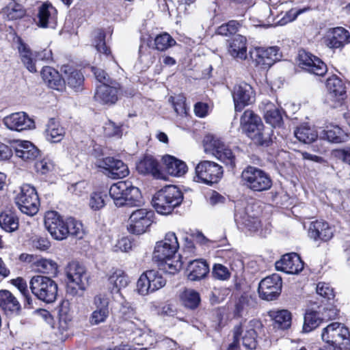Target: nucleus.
Wrapping results in <instances>:
<instances>
[{
    "instance_id": "f257e3e1",
    "label": "nucleus",
    "mask_w": 350,
    "mask_h": 350,
    "mask_svg": "<svg viewBox=\"0 0 350 350\" xmlns=\"http://www.w3.org/2000/svg\"><path fill=\"white\" fill-rule=\"evenodd\" d=\"M109 194L117 207L137 206L142 203L139 189L130 181H118L111 185Z\"/></svg>"
},
{
    "instance_id": "f03ea898",
    "label": "nucleus",
    "mask_w": 350,
    "mask_h": 350,
    "mask_svg": "<svg viewBox=\"0 0 350 350\" xmlns=\"http://www.w3.org/2000/svg\"><path fill=\"white\" fill-rule=\"evenodd\" d=\"M240 126L243 133L256 144L267 146L270 133L265 129L261 118L252 110H245L240 118Z\"/></svg>"
},
{
    "instance_id": "7ed1b4c3",
    "label": "nucleus",
    "mask_w": 350,
    "mask_h": 350,
    "mask_svg": "<svg viewBox=\"0 0 350 350\" xmlns=\"http://www.w3.org/2000/svg\"><path fill=\"white\" fill-rule=\"evenodd\" d=\"M183 200L180 190L175 185H167L158 191L152 198V205L161 215H168Z\"/></svg>"
},
{
    "instance_id": "20e7f679",
    "label": "nucleus",
    "mask_w": 350,
    "mask_h": 350,
    "mask_svg": "<svg viewBox=\"0 0 350 350\" xmlns=\"http://www.w3.org/2000/svg\"><path fill=\"white\" fill-rule=\"evenodd\" d=\"M14 202L22 213L31 217L37 214L40 205L36 188L29 184H23L14 191Z\"/></svg>"
},
{
    "instance_id": "39448f33",
    "label": "nucleus",
    "mask_w": 350,
    "mask_h": 350,
    "mask_svg": "<svg viewBox=\"0 0 350 350\" xmlns=\"http://www.w3.org/2000/svg\"><path fill=\"white\" fill-rule=\"evenodd\" d=\"M31 293L39 300L46 303H53L57 295V284L51 278L44 275H35L29 281Z\"/></svg>"
},
{
    "instance_id": "423d86ee",
    "label": "nucleus",
    "mask_w": 350,
    "mask_h": 350,
    "mask_svg": "<svg viewBox=\"0 0 350 350\" xmlns=\"http://www.w3.org/2000/svg\"><path fill=\"white\" fill-rule=\"evenodd\" d=\"M241 178L243 184L254 191H267L272 185V180L265 172L252 166L242 172Z\"/></svg>"
},
{
    "instance_id": "0eeeda50",
    "label": "nucleus",
    "mask_w": 350,
    "mask_h": 350,
    "mask_svg": "<svg viewBox=\"0 0 350 350\" xmlns=\"http://www.w3.org/2000/svg\"><path fill=\"white\" fill-rule=\"evenodd\" d=\"M223 176L221 165L211 161H202L195 168L194 180L197 183L212 185L218 183Z\"/></svg>"
},
{
    "instance_id": "6e6552de",
    "label": "nucleus",
    "mask_w": 350,
    "mask_h": 350,
    "mask_svg": "<svg viewBox=\"0 0 350 350\" xmlns=\"http://www.w3.org/2000/svg\"><path fill=\"white\" fill-rule=\"evenodd\" d=\"M260 323L257 320H252L243 327L237 326L234 329V342L229 345L228 350H233L237 346L242 334L243 345L248 349H255L257 345L256 328H259Z\"/></svg>"
},
{
    "instance_id": "1a4fd4ad",
    "label": "nucleus",
    "mask_w": 350,
    "mask_h": 350,
    "mask_svg": "<svg viewBox=\"0 0 350 350\" xmlns=\"http://www.w3.org/2000/svg\"><path fill=\"white\" fill-rule=\"evenodd\" d=\"M166 284L165 279L157 270H148L143 273L137 282V291L141 295H147Z\"/></svg>"
},
{
    "instance_id": "9d476101",
    "label": "nucleus",
    "mask_w": 350,
    "mask_h": 350,
    "mask_svg": "<svg viewBox=\"0 0 350 350\" xmlns=\"http://www.w3.org/2000/svg\"><path fill=\"white\" fill-rule=\"evenodd\" d=\"M154 212L148 208H139L132 212L127 225V230L134 234L144 233L152 224Z\"/></svg>"
},
{
    "instance_id": "9b49d317",
    "label": "nucleus",
    "mask_w": 350,
    "mask_h": 350,
    "mask_svg": "<svg viewBox=\"0 0 350 350\" xmlns=\"http://www.w3.org/2000/svg\"><path fill=\"white\" fill-rule=\"evenodd\" d=\"M95 165L102 169L103 172L112 179L123 178L129 174V167L124 163L111 157L96 159Z\"/></svg>"
},
{
    "instance_id": "f8f14e48",
    "label": "nucleus",
    "mask_w": 350,
    "mask_h": 350,
    "mask_svg": "<svg viewBox=\"0 0 350 350\" xmlns=\"http://www.w3.org/2000/svg\"><path fill=\"white\" fill-rule=\"evenodd\" d=\"M179 248V243L174 232H167L163 240L156 243L153 252V259L155 261H163L173 258Z\"/></svg>"
},
{
    "instance_id": "ddd939ff",
    "label": "nucleus",
    "mask_w": 350,
    "mask_h": 350,
    "mask_svg": "<svg viewBox=\"0 0 350 350\" xmlns=\"http://www.w3.org/2000/svg\"><path fill=\"white\" fill-rule=\"evenodd\" d=\"M350 332L347 327L340 323H332L325 327L321 338L326 343H332L338 346L349 345Z\"/></svg>"
},
{
    "instance_id": "4468645a",
    "label": "nucleus",
    "mask_w": 350,
    "mask_h": 350,
    "mask_svg": "<svg viewBox=\"0 0 350 350\" xmlns=\"http://www.w3.org/2000/svg\"><path fill=\"white\" fill-rule=\"evenodd\" d=\"M44 226L54 239L62 241L69 235L66 219L64 221L56 211H51L45 213Z\"/></svg>"
},
{
    "instance_id": "2eb2a0df",
    "label": "nucleus",
    "mask_w": 350,
    "mask_h": 350,
    "mask_svg": "<svg viewBox=\"0 0 350 350\" xmlns=\"http://www.w3.org/2000/svg\"><path fill=\"white\" fill-rule=\"evenodd\" d=\"M282 282L281 277L274 273L262 279L258 285L260 297L267 301L276 299L282 291Z\"/></svg>"
},
{
    "instance_id": "dca6fc26",
    "label": "nucleus",
    "mask_w": 350,
    "mask_h": 350,
    "mask_svg": "<svg viewBox=\"0 0 350 350\" xmlns=\"http://www.w3.org/2000/svg\"><path fill=\"white\" fill-rule=\"evenodd\" d=\"M250 57L256 66L267 69L280 59L279 49L271 46L267 49L255 48L250 51Z\"/></svg>"
},
{
    "instance_id": "f3484780",
    "label": "nucleus",
    "mask_w": 350,
    "mask_h": 350,
    "mask_svg": "<svg viewBox=\"0 0 350 350\" xmlns=\"http://www.w3.org/2000/svg\"><path fill=\"white\" fill-rule=\"evenodd\" d=\"M232 94L236 111H242L245 106L251 105L255 100L252 87L244 82L235 85Z\"/></svg>"
},
{
    "instance_id": "a211bd4d",
    "label": "nucleus",
    "mask_w": 350,
    "mask_h": 350,
    "mask_svg": "<svg viewBox=\"0 0 350 350\" xmlns=\"http://www.w3.org/2000/svg\"><path fill=\"white\" fill-rule=\"evenodd\" d=\"M298 64L303 69L318 76H323L327 70V66L319 57L305 51H300Z\"/></svg>"
},
{
    "instance_id": "6ab92c4d",
    "label": "nucleus",
    "mask_w": 350,
    "mask_h": 350,
    "mask_svg": "<svg viewBox=\"0 0 350 350\" xmlns=\"http://www.w3.org/2000/svg\"><path fill=\"white\" fill-rule=\"evenodd\" d=\"M66 275L68 282L75 284L82 291L89 286L90 275L85 268L77 262H72L67 266Z\"/></svg>"
},
{
    "instance_id": "aec40b11",
    "label": "nucleus",
    "mask_w": 350,
    "mask_h": 350,
    "mask_svg": "<svg viewBox=\"0 0 350 350\" xmlns=\"http://www.w3.org/2000/svg\"><path fill=\"white\" fill-rule=\"evenodd\" d=\"M109 298L103 293L96 295L93 299L94 309L90 316V323L92 325L104 323L109 316Z\"/></svg>"
},
{
    "instance_id": "412c9836",
    "label": "nucleus",
    "mask_w": 350,
    "mask_h": 350,
    "mask_svg": "<svg viewBox=\"0 0 350 350\" xmlns=\"http://www.w3.org/2000/svg\"><path fill=\"white\" fill-rule=\"evenodd\" d=\"M3 124L8 129L20 132L35 127L33 120L25 112H16L5 116Z\"/></svg>"
},
{
    "instance_id": "4be33fe9",
    "label": "nucleus",
    "mask_w": 350,
    "mask_h": 350,
    "mask_svg": "<svg viewBox=\"0 0 350 350\" xmlns=\"http://www.w3.org/2000/svg\"><path fill=\"white\" fill-rule=\"evenodd\" d=\"M350 42V33L342 27L329 29L324 38L325 44L330 49L342 48Z\"/></svg>"
},
{
    "instance_id": "5701e85b",
    "label": "nucleus",
    "mask_w": 350,
    "mask_h": 350,
    "mask_svg": "<svg viewBox=\"0 0 350 350\" xmlns=\"http://www.w3.org/2000/svg\"><path fill=\"white\" fill-rule=\"evenodd\" d=\"M275 269L288 274H297L304 269V262L296 253L284 254L275 262Z\"/></svg>"
},
{
    "instance_id": "b1692460",
    "label": "nucleus",
    "mask_w": 350,
    "mask_h": 350,
    "mask_svg": "<svg viewBox=\"0 0 350 350\" xmlns=\"http://www.w3.org/2000/svg\"><path fill=\"white\" fill-rule=\"evenodd\" d=\"M37 25L42 28H55L57 22V11L51 3H44L38 9Z\"/></svg>"
},
{
    "instance_id": "393cba45",
    "label": "nucleus",
    "mask_w": 350,
    "mask_h": 350,
    "mask_svg": "<svg viewBox=\"0 0 350 350\" xmlns=\"http://www.w3.org/2000/svg\"><path fill=\"white\" fill-rule=\"evenodd\" d=\"M119 88V84L116 81H111L110 84H101L96 89L94 98L104 104H113L118 100Z\"/></svg>"
},
{
    "instance_id": "a878e982",
    "label": "nucleus",
    "mask_w": 350,
    "mask_h": 350,
    "mask_svg": "<svg viewBox=\"0 0 350 350\" xmlns=\"http://www.w3.org/2000/svg\"><path fill=\"white\" fill-rule=\"evenodd\" d=\"M308 234L311 239L314 241H327L330 240L334 235L333 230L329 224L321 220H317L310 224Z\"/></svg>"
},
{
    "instance_id": "bb28decb",
    "label": "nucleus",
    "mask_w": 350,
    "mask_h": 350,
    "mask_svg": "<svg viewBox=\"0 0 350 350\" xmlns=\"http://www.w3.org/2000/svg\"><path fill=\"white\" fill-rule=\"evenodd\" d=\"M228 53L237 60L247 59V39L245 37L237 34L228 41Z\"/></svg>"
},
{
    "instance_id": "cd10ccee",
    "label": "nucleus",
    "mask_w": 350,
    "mask_h": 350,
    "mask_svg": "<svg viewBox=\"0 0 350 350\" xmlns=\"http://www.w3.org/2000/svg\"><path fill=\"white\" fill-rule=\"evenodd\" d=\"M16 157L25 161H31L38 157L40 151L29 141L17 140L14 146Z\"/></svg>"
},
{
    "instance_id": "c85d7f7f",
    "label": "nucleus",
    "mask_w": 350,
    "mask_h": 350,
    "mask_svg": "<svg viewBox=\"0 0 350 350\" xmlns=\"http://www.w3.org/2000/svg\"><path fill=\"white\" fill-rule=\"evenodd\" d=\"M18 51L21 62L31 72L37 71L36 62L37 60L36 52H33L30 47L21 39H18Z\"/></svg>"
},
{
    "instance_id": "c756f323",
    "label": "nucleus",
    "mask_w": 350,
    "mask_h": 350,
    "mask_svg": "<svg viewBox=\"0 0 350 350\" xmlns=\"http://www.w3.org/2000/svg\"><path fill=\"white\" fill-rule=\"evenodd\" d=\"M108 287L111 293H118L121 288L126 287L129 279L125 272L121 269H113L107 274Z\"/></svg>"
},
{
    "instance_id": "7c9ffc66",
    "label": "nucleus",
    "mask_w": 350,
    "mask_h": 350,
    "mask_svg": "<svg viewBox=\"0 0 350 350\" xmlns=\"http://www.w3.org/2000/svg\"><path fill=\"white\" fill-rule=\"evenodd\" d=\"M41 76L43 81L52 89L61 91L65 86V80L55 68L51 66H45L41 71Z\"/></svg>"
},
{
    "instance_id": "2f4dec72",
    "label": "nucleus",
    "mask_w": 350,
    "mask_h": 350,
    "mask_svg": "<svg viewBox=\"0 0 350 350\" xmlns=\"http://www.w3.org/2000/svg\"><path fill=\"white\" fill-rule=\"evenodd\" d=\"M136 168L142 174H151L156 178H159L161 175L159 163L151 155H146L140 159Z\"/></svg>"
},
{
    "instance_id": "473e14b6",
    "label": "nucleus",
    "mask_w": 350,
    "mask_h": 350,
    "mask_svg": "<svg viewBox=\"0 0 350 350\" xmlns=\"http://www.w3.org/2000/svg\"><path fill=\"white\" fill-rule=\"evenodd\" d=\"M187 277L191 281L200 280L209 272V267L205 260H194L187 266Z\"/></svg>"
},
{
    "instance_id": "72a5a7b5",
    "label": "nucleus",
    "mask_w": 350,
    "mask_h": 350,
    "mask_svg": "<svg viewBox=\"0 0 350 350\" xmlns=\"http://www.w3.org/2000/svg\"><path fill=\"white\" fill-rule=\"evenodd\" d=\"M163 160L167 173L171 176L180 177L188 171L187 164L173 156L165 155L163 157Z\"/></svg>"
},
{
    "instance_id": "f704fd0d",
    "label": "nucleus",
    "mask_w": 350,
    "mask_h": 350,
    "mask_svg": "<svg viewBox=\"0 0 350 350\" xmlns=\"http://www.w3.org/2000/svg\"><path fill=\"white\" fill-rule=\"evenodd\" d=\"M64 135L65 131L59 122L53 118L50 119L45 130L46 139L52 143H57L62 140Z\"/></svg>"
},
{
    "instance_id": "c9c22d12",
    "label": "nucleus",
    "mask_w": 350,
    "mask_h": 350,
    "mask_svg": "<svg viewBox=\"0 0 350 350\" xmlns=\"http://www.w3.org/2000/svg\"><path fill=\"white\" fill-rule=\"evenodd\" d=\"M62 70L66 75V81L68 85L76 91L79 90L84 81L82 73L68 66H64Z\"/></svg>"
},
{
    "instance_id": "e433bc0d",
    "label": "nucleus",
    "mask_w": 350,
    "mask_h": 350,
    "mask_svg": "<svg viewBox=\"0 0 350 350\" xmlns=\"http://www.w3.org/2000/svg\"><path fill=\"white\" fill-rule=\"evenodd\" d=\"M296 138L301 142L310 144L318 137V133L314 126L302 124L297 127L294 132Z\"/></svg>"
},
{
    "instance_id": "4c0bfd02",
    "label": "nucleus",
    "mask_w": 350,
    "mask_h": 350,
    "mask_svg": "<svg viewBox=\"0 0 350 350\" xmlns=\"http://www.w3.org/2000/svg\"><path fill=\"white\" fill-rule=\"evenodd\" d=\"M326 87L330 96L338 100L342 99L346 92L344 83L342 80L336 76H332L327 79Z\"/></svg>"
},
{
    "instance_id": "58836bf2",
    "label": "nucleus",
    "mask_w": 350,
    "mask_h": 350,
    "mask_svg": "<svg viewBox=\"0 0 350 350\" xmlns=\"http://www.w3.org/2000/svg\"><path fill=\"white\" fill-rule=\"evenodd\" d=\"M264 118L267 123L273 127L280 126L282 117L280 110L272 103H267L264 108Z\"/></svg>"
},
{
    "instance_id": "ea45409f",
    "label": "nucleus",
    "mask_w": 350,
    "mask_h": 350,
    "mask_svg": "<svg viewBox=\"0 0 350 350\" xmlns=\"http://www.w3.org/2000/svg\"><path fill=\"white\" fill-rule=\"evenodd\" d=\"M0 227L6 232H14L18 228V218L11 211H5L0 214Z\"/></svg>"
},
{
    "instance_id": "a19ab883",
    "label": "nucleus",
    "mask_w": 350,
    "mask_h": 350,
    "mask_svg": "<svg viewBox=\"0 0 350 350\" xmlns=\"http://www.w3.org/2000/svg\"><path fill=\"white\" fill-rule=\"evenodd\" d=\"M0 307L5 310L17 312L21 305L17 299L8 291H0Z\"/></svg>"
},
{
    "instance_id": "79ce46f5",
    "label": "nucleus",
    "mask_w": 350,
    "mask_h": 350,
    "mask_svg": "<svg viewBox=\"0 0 350 350\" xmlns=\"http://www.w3.org/2000/svg\"><path fill=\"white\" fill-rule=\"evenodd\" d=\"M203 144L204 152L215 157L225 146V144L219 137L213 135H206Z\"/></svg>"
},
{
    "instance_id": "37998d69",
    "label": "nucleus",
    "mask_w": 350,
    "mask_h": 350,
    "mask_svg": "<svg viewBox=\"0 0 350 350\" xmlns=\"http://www.w3.org/2000/svg\"><path fill=\"white\" fill-rule=\"evenodd\" d=\"M176 44V40L166 32L158 34L154 40V48L159 51H165Z\"/></svg>"
},
{
    "instance_id": "c03bdc74",
    "label": "nucleus",
    "mask_w": 350,
    "mask_h": 350,
    "mask_svg": "<svg viewBox=\"0 0 350 350\" xmlns=\"http://www.w3.org/2000/svg\"><path fill=\"white\" fill-rule=\"evenodd\" d=\"M3 14L9 21L17 20L25 15V10L21 5L13 0H10L8 5L3 9Z\"/></svg>"
},
{
    "instance_id": "a18cd8bd",
    "label": "nucleus",
    "mask_w": 350,
    "mask_h": 350,
    "mask_svg": "<svg viewBox=\"0 0 350 350\" xmlns=\"http://www.w3.org/2000/svg\"><path fill=\"white\" fill-rule=\"evenodd\" d=\"M323 321L318 311L308 310L304 316L303 329L305 332H309L318 327Z\"/></svg>"
},
{
    "instance_id": "49530a36",
    "label": "nucleus",
    "mask_w": 350,
    "mask_h": 350,
    "mask_svg": "<svg viewBox=\"0 0 350 350\" xmlns=\"http://www.w3.org/2000/svg\"><path fill=\"white\" fill-rule=\"evenodd\" d=\"M183 304L189 308L194 309L200 304V298L198 292L193 289H186L180 295Z\"/></svg>"
},
{
    "instance_id": "de8ad7c7",
    "label": "nucleus",
    "mask_w": 350,
    "mask_h": 350,
    "mask_svg": "<svg viewBox=\"0 0 350 350\" xmlns=\"http://www.w3.org/2000/svg\"><path fill=\"white\" fill-rule=\"evenodd\" d=\"M274 326L275 327L286 329L291 325V314L286 310L277 311L273 314Z\"/></svg>"
},
{
    "instance_id": "09e8293b",
    "label": "nucleus",
    "mask_w": 350,
    "mask_h": 350,
    "mask_svg": "<svg viewBox=\"0 0 350 350\" xmlns=\"http://www.w3.org/2000/svg\"><path fill=\"white\" fill-rule=\"evenodd\" d=\"M66 228H68L70 235L76 237L78 239L83 238L85 234L81 222L72 217L66 219Z\"/></svg>"
},
{
    "instance_id": "8fccbe9b",
    "label": "nucleus",
    "mask_w": 350,
    "mask_h": 350,
    "mask_svg": "<svg viewBox=\"0 0 350 350\" xmlns=\"http://www.w3.org/2000/svg\"><path fill=\"white\" fill-rule=\"evenodd\" d=\"M35 265L39 272L47 274H54L57 269V265L52 260L41 258L37 260Z\"/></svg>"
},
{
    "instance_id": "3c124183",
    "label": "nucleus",
    "mask_w": 350,
    "mask_h": 350,
    "mask_svg": "<svg viewBox=\"0 0 350 350\" xmlns=\"http://www.w3.org/2000/svg\"><path fill=\"white\" fill-rule=\"evenodd\" d=\"M325 137L328 141L334 143H340L347 138V135L338 126H334L327 129L325 131Z\"/></svg>"
},
{
    "instance_id": "603ef678",
    "label": "nucleus",
    "mask_w": 350,
    "mask_h": 350,
    "mask_svg": "<svg viewBox=\"0 0 350 350\" xmlns=\"http://www.w3.org/2000/svg\"><path fill=\"white\" fill-rule=\"evenodd\" d=\"M172 103L174 111L177 115L183 116L187 115V107L185 105V97L183 95L170 96L168 99Z\"/></svg>"
},
{
    "instance_id": "864d4df0",
    "label": "nucleus",
    "mask_w": 350,
    "mask_h": 350,
    "mask_svg": "<svg viewBox=\"0 0 350 350\" xmlns=\"http://www.w3.org/2000/svg\"><path fill=\"white\" fill-rule=\"evenodd\" d=\"M107 194L103 192H94L90 196V206L93 210H99L105 206Z\"/></svg>"
},
{
    "instance_id": "5fc2aeb1",
    "label": "nucleus",
    "mask_w": 350,
    "mask_h": 350,
    "mask_svg": "<svg viewBox=\"0 0 350 350\" xmlns=\"http://www.w3.org/2000/svg\"><path fill=\"white\" fill-rule=\"evenodd\" d=\"M308 10V8H304L299 10L291 9L289 11L286 12L285 14L282 17H281L278 21L274 22V25L280 26L285 25L286 24L295 21L299 14L304 13Z\"/></svg>"
},
{
    "instance_id": "6e6d98bb",
    "label": "nucleus",
    "mask_w": 350,
    "mask_h": 350,
    "mask_svg": "<svg viewBox=\"0 0 350 350\" xmlns=\"http://www.w3.org/2000/svg\"><path fill=\"white\" fill-rule=\"evenodd\" d=\"M212 275L216 280L226 281L230 278L231 273L224 265L216 263L213 267Z\"/></svg>"
},
{
    "instance_id": "4d7b16f0",
    "label": "nucleus",
    "mask_w": 350,
    "mask_h": 350,
    "mask_svg": "<svg viewBox=\"0 0 350 350\" xmlns=\"http://www.w3.org/2000/svg\"><path fill=\"white\" fill-rule=\"evenodd\" d=\"M215 157L231 167L235 166V157L232 150L226 145L224 146V148H221L215 155Z\"/></svg>"
},
{
    "instance_id": "13d9d810",
    "label": "nucleus",
    "mask_w": 350,
    "mask_h": 350,
    "mask_svg": "<svg viewBox=\"0 0 350 350\" xmlns=\"http://www.w3.org/2000/svg\"><path fill=\"white\" fill-rule=\"evenodd\" d=\"M159 262H161V269L170 274L177 273L182 267V262L180 260H174L172 258H170V260L167 259Z\"/></svg>"
},
{
    "instance_id": "bf43d9fd",
    "label": "nucleus",
    "mask_w": 350,
    "mask_h": 350,
    "mask_svg": "<svg viewBox=\"0 0 350 350\" xmlns=\"http://www.w3.org/2000/svg\"><path fill=\"white\" fill-rule=\"evenodd\" d=\"M239 23L236 21H230L219 26L217 29L218 35L229 36L235 34L239 29Z\"/></svg>"
},
{
    "instance_id": "052dcab7",
    "label": "nucleus",
    "mask_w": 350,
    "mask_h": 350,
    "mask_svg": "<svg viewBox=\"0 0 350 350\" xmlns=\"http://www.w3.org/2000/svg\"><path fill=\"white\" fill-rule=\"evenodd\" d=\"M120 318L122 319H137L139 321L138 325H142V322L136 316L134 309L128 304H122L119 310Z\"/></svg>"
},
{
    "instance_id": "680f3d73",
    "label": "nucleus",
    "mask_w": 350,
    "mask_h": 350,
    "mask_svg": "<svg viewBox=\"0 0 350 350\" xmlns=\"http://www.w3.org/2000/svg\"><path fill=\"white\" fill-rule=\"evenodd\" d=\"M12 284L16 286L25 297L28 304H31V299L29 294L27 282L22 278H17L12 280Z\"/></svg>"
},
{
    "instance_id": "e2e57ef3",
    "label": "nucleus",
    "mask_w": 350,
    "mask_h": 350,
    "mask_svg": "<svg viewBox=\"0 0 350 350\" xmlns=\"http://www.w3.org/2000/svg\"><path fill=\"white\" fill-rule=\"evenodd\" d=\"M323 321H329L336 319L338 316V310L334 306L324 307L318 311Z\"/></svg>"
},
{
    "instance_id": "0e129e2a",
    "label": "nucleus",
    "mask_w": 350,
    "mask_h": 350,
    "mask_svg": "<svg viewBox=\"0 0 350 350\" xmlns=\"http://www.w3.org/2000/svg\"><path fill=\"white\" fill-rule=\"evenodd\" d=\"M105 36L103 31H97L94 38V45L98 52L107 55L108 54L109 50L105 44Z\"/></svg>"
},
{
    "instance_id": "69168bd1",
    "label": "nucleus",
    "mask_w": 350,
    "mask_h": 350,
    "mask_svg": "<svg viewBox=\"0 0 350 350\" xmlns=\"http://www.w3.org/2000/svg\"><path fill=\"white\" fill-rule=\"evenodd\" d=\"M316 290L319 295L327 299H332L334 297V290L329 284L319 282L317 286Z\"/></svg>"
},
{
    "instance_id": "338daca9",
    "label": "nucleus",
    "mask_w": 350,
    "mask_h": 350,
    "mask_svg": "<svg viewBox=\"0 0 350 350\" xmlns=\"http://www.w3.org/2000/svg\"><path fill=\"white\" fill-rule=\"evenodd\" d=\"M104 131L105 135L109 137H120L122 135L121 127L111 121H109V122L105 124Z\"/></svg>"
},
{
    "instance_id": "774afa93",
    "label": "nucleus",
    "mask_w": 350,
    "mask_h": 350,
    "mask_svg": "<svg viewBox=\"0 0 350 350\" xmlns=\"http://www.w3.org/2000/svg\"><path fill=\"white\" fill-rule=\"evenodd\" d=\"M35 167L38 172L45 174L53 169V164L51 160L43 159L36 163Z\"/></svg>"
}]
</instances>
